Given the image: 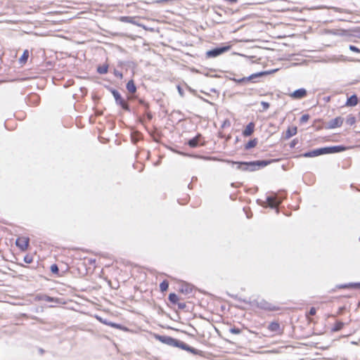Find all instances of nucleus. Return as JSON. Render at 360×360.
Returning a JSON list of instances; mask_svg holds the SVG:
<instances>
[{
	"label": "nucleus",
	"mask_w": 360,
	"mask_h": 360,
	"mask_svg": "<svg viewBox=\"0 0 360 360\" xmlns=\"http://www.w3.org/2000/svg\"><path fill=\"white\" fill-rule=\"evenodd\" d=\"M158 339L162 343L167 344L170 346L179 347L193 354H200L201 352L200 351L188 346L184 342L176 340L169 336H158Z\"/></svg>",
	"instance_id": "obj_1"
},
{
	"label": "nucleus",
	"mask_w": 360,
	"mask_h": 360,
	"mask_svg": "<svg viewBox=\"0 0 360 360\" xmlns=\"http://www.w3.org/2000/svg\"><path fill=\"white\" fill-rule=\"evenodd\" d=\"M343 150H344V148L342 146H333V147H326V148H318V149L314 150L312 151L305 153L302 154V156L304 158H313V157H316V156L321 155L323 154L338 153V152L342 151Z\"/></svg>",
	"instance_id": "obj_2"
},
{
	"label": "nucleus",
	"mask_w": 360,
	"mask_h": 360,
	"mask_svg": "<svg viewBox=\"0 0 360 360\" xmlns=\"http://www.w3.org/2000/svg\"><path fill=\"white\" fill-rule=\"evenodd\" d=\"M30 241L28 236H19L16 238L15 245L21 252H25L30 247Z\"/></svg>",
	"instance_id": "obj_3"
},
{
	"label": "nucleus",
	"mask_w": 360,
	"mask_h": 360,
	"mask_svg": "<svg viewBox=\"0 0 360 360\" xmlns=\"http://www.w3.org/2000/svg\"><path fill=\"white\" fill-rule=\"evenodd\" d=\"M268 330L273 333L274 335H281L284 332V327L278 321H272L267 326Z\"/></svg>",
	"instance_id": "obj_4"
},
{
	"label": "nucleus",
	"mask_w": 360,
	"mask_h": 360,
	"mask_svg": "<svg viewBox=\"0 0 360 360\" xmlns=\"http://www.w3.org/2000/svg\"><path fill=\"white\" fill-rule=\"evenodd\" d=\"M307 91L304 88H300L297 89L290 94H288V96L294 100H300L305 98L307 96Z\"/></svg>",
	"instance_id": "obj_5"
},
{
	"label": "nucleus",
	"mask_w": 360,
	"mask_h": 360,
	"mask_svg": "<svg viewBox=\"0 0 360 360\" xmlns=\"http://www.w3.org/2000/svg\"><path fill=\"white\" fill-rule=\"evenodd\" d=\"M231 49V46H226L223 47H218L207 51V55L209 57H217L226 51H228Z\"/></svg>",
	"instance_id": "obj_6"
},
{
	"label": "nucleus",
	"mask_w": 360,
	"mask_h": 360,
	"mask_svg": "<svg viewBox=\"0 0 360 360\" xmlns=\"http://www.w3.org/2000/svg\"><path fill=\"white\" fill-rule=\"evenodd\" d=\"M112 93L116 101V103L120 105L124 110H128L129 105L127 102L121 96L120 93L116 90L112 91Z\"/></svg>",
	"instance_id": "obj_7"
},
{
	"label": "nucleus",
	"mask_w": 360,
	"mask_h": 360,
	"mask_svg": "<svg viewBox=\"0 0 360 360\" xmlns=\"http://www.w3.org/2000/svg\"><path fill=\"white\" fill-rule=\"evenodd\" d=\"M282 200L277 195L269 196L266 198V202L271 207H277L281 203Z\"/></svg>",
	"instance_id": "obj_8"
},
{
	"label": "nucleus",
	"mask_w": 360,
	"mask_h": 360,
	"mask_svg": "<svg viewBox=\"0 0 360 360\" xmlns=\"http://www.w3.org/2000/svg\"><path fill=\"white\" fill-rule=\"evenodd\" d=\"M343 123V118L341 117H337L335 119L330 121L328 123L329 129H335L342 126Z\"/></svg>",
	"instance_id": "obj_9"
},
{
	"label": "nucleus",
	"mask_w": 360,
	"mask_h": 360,
	"mask_svg": "<svg viewBox=\"0 0 360 360\" xmlns=\"http://www.w3.org/2000/svg\"><path fill=\"white\" fill-rule=\"evenodd\" d=\"M169 300L174 304H178L179 308L184 309L186 307L185 303H179V298L175 293H170L169 295Z\"/></svg>",
	"instance_id": "obj_10"
},
{
	"label": "nucleus",
	"mask_w": 360,
	"mask_h": 360,
	"mask_svg": "<svg viewBox=\"0 0 360 360\" xmlns=\"http://www.w3.org/2000/svg\"><path fill=\"white\" fill-rule=\"evenodd\" d=\"M255 124L254 122H250L243 131V136L245 137L250 136L255 131Z\"/></svg>",
	"instance_id": "obj_11"
},
{
	"label": "nucleus",
	"mask_w": 360,
	"mask_h": 360,
	"mask_svg": "<svg viewBox=\"0 0 360 360\" xmlns=\"http://www.w3.org/2000/svg\"><path fill=\"white\" fill-rule=\"evenodd\" d=\"M297 132V128L296 126L289 127L284 134V139H289L292 136H295Z\"/></svg>",
	"instance_id": "obj_12"
},
{
	"label": "nucleus",
	"mask_w": 360,
	"mask_h": 360,
	"mask_svg": "<svg viewBox=\"0 0 360 360\" xmlns=\"http://www.w3.org/2000/svg\"><path fill=\"white\" fill-rule=\"evenodd\" d=\"M29 57H30V52L27 49H25L23 51L22 55L20 57V58L18 60L20 65L21 66L25 65L27 63Z\"/></svg>",
	"instance_id": "obj_13"
},
{
	"label": "nucleus",
	"mask_w": 360,
	"mask_h": 360,
	"mask_svg": "<svg viewBox=\"0 0 360 360\" xmlns=\"http://www.w3.org/2000/svg\"><path fill=\"white\" fill-rule=\"evenodd\" d=\"M243 165H248L252 167L251 168V170H254L255 168V166H266L267 165V162L265 161H254V162H241Z\"/></svg>",
	"instance_id": "obj_14"
},
{
	"label": "nucleus",
	"mask_w": 360,
	"mask_h": 360,
	"mask_svg": "<svg viewBox=\"0 0 360 360\" xmlns=\"http://www.w3.org/2000/svg\"><path fill=\"white\" fill-rule=\"evenodd\" d=\"M358 103V98L356 95H352L347 98L346 101V106H355Z\"/></svg>",
	"instance_id": "obj_15"
},
{
	"label": "nucleus",
	"mask_w": 360,
	"mask_h": 360,
	"mask_svg": "<svg viewBox=\"0 0 360 360\" xmlns=\"http://www.w3.org/2000/svg\"><path fill=\"white\" fill-rule=\"evenodd\" d=\"M200 139V135H198L194 138L190 139L188 142V144L191 148H195L198 146L199 141Z\"/></svg>",
	"instance_id": "obj_16"
},
{
	"label": "nucleus",
	"mask_w": 360,
	"mask_h": 360,
	"mask_svg": "<svg viewBox=\"0 0 360 360\" xmlns=\"http://www.w3.org/2000/svg\"><path fill=\"white\" fill-rule=\"evenodd\" d=\"M127 89L131 94H134L136 91V87L134 80H129L127 84Z\"/></svg>",
	"instance_id": "obj_17"
},
{
	"label": "nucleus",
	"mask_w": 360,
	"mask_h": 360,
	"mask_svg": "<svg viewBox=\"0 0 360 360\" xmlns=\"http://www.w3.org/2000/svg\"><path fill=\"white\" fill-rule=\"evenodd\" d=\"M258 141L257 139H253L250 140L244 146L245 150H250L252 148H255L257 145Z\"/></svg>",
	"instance_id": "obj_18"
},
{
	"label": "nucleus",
	"mask_w": 360,
	"mask_h": 360,
	"mask_svg": "<svg viewBox=\"0 0 360 360\" xmlns=\"http://www.w3.org/2000/svg\"><path fill=\"white\" fill-rule=\"evenodd\" d=\"M135 17L131 16H120L119 18V20L122 22H128L131 24H135L134 21Z\"/></svg>",
	"instance_id": "obj_19"
},
{
	"label": "nucleus",
	"mask_w": 360,
	"mask_h": 360,
	"mask_svg": "<svg viewBox=\"0 0 360 360\" xmlns=\"http://www.w3.org/2000/svg\"><path fill=\"white\" fill-rule=\"evenodd\" d=\"M344 323L342 321H336L332 328L333 332H337L340 330L344 327Z\"/></svg>",
	"instance_id": "obj_20"
},
{
	"label": "nucleus",
	"mask_w": 360,
	"mask_h": 360,
	"mask_svg": "<svg viewBox=\"0 0 360 360\" xmlns=\"http://www.w3.org/2000/svg\"><path fill=\"white\" fill-rule=\"evenodd\" d=\"M316 313V309L315 307H311L309 312L306 314V317L309 321H311V316H314Z\"/></svg>",
	"instance_id": "obj_21"
},
{
	"label": "nucleus",
	"mask_w": 360,
	"mask_h": 360,
	"mask_svg": "<svg viewBox=\"0 0 360 360\" xmlns=\"http://www.w3.org/2000/svg\"><path fill=\"white\" fill-rule=\"evenodd\" d=\"M169 288V283L167 281L165 280L160 284V289L162 292L167 291Z\"/></svg>",
	"instance_id": "obj_22"
},
{
	"label": "nucleus",
	"mask_w": 360,
	"mask_h": 360,
	"mask_svg": "<svg viewBox=\"0 0 360 360\" xmlns=\"http://www.w3.org/2000/svg\"><path fill=\"white\" fill-rule=\"evenodd\" d=\"M33 261H34V255L32 254H27L24 257V262L26 264H31L33 262Z\"/></svg>",
	"instance_id": "obj_23"
},
{
	"label": "nucleus",
	"mask_w": 360,
	"mask_h": 360,
	"mask_svg": "<svg viewBox=\"0 0 360 360\" xmlns=\"http://www.w3.org/2000/svg\"><path fill=\"white\" fill-rule=\"evenodd\" d=\"M108 68L107 65H103L98 68V72L100 74H105L108 72Z\"/></svg>",
	"instance_id": "obj_24"
},
{
	"label": "nucleus",
	"mask_w": 360,
	"mask_h": 360,
	"mask_svg": "<svg viewBox=\"0 0 360 360\" xmlns=\"http://www.w3.org/2000/svg\"><path fill=\"white\" fill-rule=\"evenodd\" d=\"M51 271L53 274H58L59 269L57 264H53L51 266Z\"/></svg>",
	"instance_id": "obj_25"
},
{
	"label": "nucleus",
	"mask_w": 360,
	"mask_h": 360,
	"mask_svg": "<svg viewBox=\"0 0 360 360\" xmlns=\"http://www.w3.org/2000/svg\"><path fill=\"white\" fill-rule=\"evenodd\" d=\"M309 120V115L308 114L303 115L300 117V123H305Z\"/></svg>",
	"instance_id": "obj_26"
},
{
	"label": "nucleus",
	"mask_w": 360,
	"mask_h": 360,
	"mask_svg": "<svg viewBox=\"0 0 360 360\" xmlns=\"http://www.w3.org/2000/svg\"><path fill=\"white\" fill-rule=\"evenodd\" d=\"M44 301L46 302H53V301H57L56 299H54L53 297H49L48 295H45L44 297V299H43Z\"/></svg>",
	"instance_id": "obj_27"
},
{
	"label": "nucleus",
	"mask_w": 360,
	"mask_h": 360,
	"mask_svg": "<svg viewBox=\"0 0 360 360\" xmlns=\"http://www.w3.org/2000/svg\"><path fill=\"white\" fill-rule=\"evenodd\" d=\"M349 49L353 51V52H356V53H360V49H358L357 47H356L355 46H353V45H350Z\"/></svg>",
	"instance_id": "obj_28"
},
{
	"label": "nucleus",
	"mask_w": 360,
	"mask_h": 360,
	"mask_svg": "<svg viewBox=\"0 0 360 360\" xmlns=\"http://www.w3.org/2000/svg\"><path fill=\"white\" fill-rule=\"evenodd\" d=\"M348 122L350 124H353L355 123L356 122V120H355V117H352L351 116L350 117H349L348 119Z\"/></svg>",
	"instance_id": "obj_29"
},
{
	"label": "nucleus",
	"mask_w": 360,
	"mask_h": 360,
	"mask_svg": "<svg viewBox=\"0 0 360 360\" xmlns=\"http://www.w3.org/2000/svg\"><path fill=\"white\" fill-rule=\"evenodd\" d=\"M262 105L264 109H265V110H266L269 108V103L267 102H262Z\"/></svg>",
	"instance_id": "obj_30"
},
{
	"label": "nucleus",
	"mask_w": 360,
	"mask_h": 360,
	"mask_svg": "<svg viewBox=\"0 0 360 360\" xmlns=\"http://www.w3.org/2000/svg\"><path fill=\"white\" fill-rule=\"evenodd\" d=\"M240 330L238 328H231V332L232 333H235V334H238V333H240Z\"/></svg>",
	"instance_id": "obj_31"
},
{
	"label": "nucleus",
	"mask_w": 360,
	"mask_h": 360,
	"mask_svg": "<svg viewBox=\"0 0 360 360\" xmlns=\"http://www.w3.org/2000/svg\"><path fill=\"white\" fill-rule=\"evenodd\" d=\"M110 326L115 328H120V326L119 324H117V323H111L109 324Z\"/></svg>",
	"instance_id": "obj_32"
},
{
	"label": "nucleus",
	"mask_w": 360,
	"mask_h": 360,
	"mask_svg": "<svg viewBox=\"0 0 360 360\" xmlns=\"http://www.w3.org/2000/svg\"><path fill=\"white\" fill-rule=\"evenodd\" d=\"M146 115H147V117H148V120H151L152 117H153L152 114H151L150 112H146Z\"/></svg>",
	"instance_id": "obj_33"
},
{
	"label": "nucleus",
	"mask_w": 360,
	"mask_h": 360,
	"mask_svg": "<svg viewBox=\"0 0 360 360\" xmlns=\"http://www.w3.org/2000/svg\"><path fill=\"white\" fill-rule=\"evenodd\" d=\"M257 76V75H252V76L250 77V79H252V78L255 77Z\"/></svg>",
	"instance_id": "obj_34"
},
{
	"label": "nucleus",
	"mask_w": 360,
	"mask_h": 360,
	"mask_svg": "<svg viewBox=\"0 0 360 360\" xmlns=\"http://www.w3.org/2000/svg\"><path fill=\"white\" fill-rule=\"evenodd\" d=\"M116 75H119L120 77H122V74H121V73H117Z\"/></svg>",
	"instance_id": "obj_35"
},
{
	"label": "nucleus",
	"mask_w": 360,
	"mask_h": 360,
	"mask_svg": "<svg viewBox=\"0 0 360 360\" xmlns=\"http://www.w3.org/2000/svg\"><path fill=\"white\" fill-rule=\"evenodd\" d=\"M351 41H354V42H356V40L354 39H351Z\"/></svg>",
	"instance_id": "obj_36"
},
{
	"label": "nucleus",
	"mask_w": 360,
	"mask_h": 360,
	"mask_svg": "<svg viewBox=\"0 0 360 360\" xmlns=\"http://www.w3.org/2000/svg\"><path fill=\"white\" fill-rule=\"evenodd\" d=\"M269 309H271V310H276L277 309H276L275 307H274V308H269Z\"/></svg>",
	"instance_id": "obj_37"
},
{
	"label": "nucleus",
	"mask_w": 360,
	"mask_h": 360,
	"mask_svg": "<svg viewBox=\"0 0 360 360\" xmlns=\"http://www.w3.org/2000/svg\"><path fill=\"white\" fill-rule=\"evenodd\" d=\"M351 37H356V36L355 34H352V35H351Z\"/></svg>",
	"instance_id": "obj_38"
},
{
	"label": "nucleus",
	"mask_w": 360,
	"mask_h": 360,
	"mask_svg": "<svg viewBox=\"0 0 360 360\" xmlns=\"http://www.w3.org/2000/svg\"><path fill=\"white\" fill-rule=\"evenodd\" d=\"M19 265L21 266H25V265H23L22 264H19Z\"/></svg>",
	"instance_id": "obj_39"
},
{
	"label": "nucleus",
	"mask_w": 360,
	"mask_h": 360,
	"mask_svg": "<svg viewBox=\"0 0 360 360\" xmlns=\"http://www.w3.org/2000/svg\"><path fill=\"white\" fill-rule=\"evenodd\" d=\"M359 119H360V112H359Z\"/></svg>",
	"instance_id": "obj_40"
}]
</instances>
